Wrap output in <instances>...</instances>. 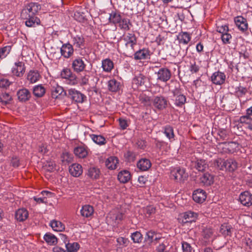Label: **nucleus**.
Segmentation results:
<instances>
[{
  "label": "nucleus",
  "mask_w": 252,
  "mask_h": 252,
  "mask_svg": "<svg viewBox=\"0 0 252 252\" xmlns=\"http://www.w3.org/2000/svg\"><path fill=\"white\" fill-rule=\"evenodd\" d=\"M41 9V5L38 2H30L25 4L21 12L22 19L25 20V25L30 28L36 27L41 25L38 17Z\"/></svg>",
  "instance_id": "f257e3e1"
},
{
  "label": "nucleus",
  "mask_w": 252,
  "mask_h": 252,
  "mask_svg": "<svg viewBox=\"0 0 252 252\" xmlns=\"http://www.w3.org/2000/svg\"><path fill=\"white\" fill-rule=\"evenodd\" d=\"M174 97V104L178 107H182L186 102V97L182 94L180 85L178 84V86L171 91Z\"/></svg>",
  "instance_id": "f03ea898"
},
{
  "label": "nucleus",
  "mask_w": 252,
  "mask_h": 252,
  "mask_svg": "<svg viewBox=\"0 0 252 252\" xmlns=\"http://www.w3.org/2000/svg\"><path fill=\"white\" fill-rule=\"evenodd\" d=\"M188 177V173L184 168L180 167L175 168L172 169L170 173V178L176 182H184Z\"/></svg>",
  "instance_id": "7ed1b4c3"
},
{
  "label": "nucleus",
  "mask_w": 252,
  "mask_h": 252,
  "mask_svg": "<svg viewBox=\"0 0 252 252\" xmlns=\"http://www.w3.org/2000/svg\"><path fill=\"white\" fill-rule=\"evenodd\" d=\"M152 102L154 107L158 110L165 109L169 103L167 99L162 95L155 96Z\"/></svg>",
  "instance_id": "20e7f679"
},
{
  "label": "nucleus",
  "mask_w": 252,
  "mask_h": 252,
  "mask_svg": "<svg viewBox=\"0 0 252 252\" xmlns=\"http://www.w3.org/2000/svg\"><path fill=\"white\" fill-rule=\"evenodd\" d=\"M26 70L25 63L18 61L15 63L14 65L11 68V73L13 76L18 77H22L24 74Z\"/></svg>",
  "instance_id": "39448f33"
},
{
  "label": "nucleus",
  "mask_w": 252,
  "mask_h": 252,
  "mask_svg": "<svg viewBox=\"0 0 252 252\" xmlns=\"http://www.w3.org/2000/svg\"><path fill=\"white\" fill-rule=\"evenodd\" d=\"M238 200L243 206L250 207L252 205V194L248 191H243L240 194Z\"/></svg>",
  "instance_id": "423d86ee"
},
{
  "label": "nucleus",
  "mask_w": 252,
  "mask_h": 252,
  "mask_svg": "<svg viewBox=\"0 0 252 252\" xmlns=\"http://www.w3.org/2000/svg\"><path fill=\"white\" fill-rule=\"evenodd\" d=\"M86 66L82 58L77 57L74 59L72 62L71 67L74 71L76 73H80L83 71Z\"/></svg>",
  "instance_id": "0eeeda50"
},
{
  "label": "nucleus",
  "mask_w": 252,
  "mask_h": 252,
  "mask_svg": "<svg viewBox=\"0 0 252 252\" xmlns=\"http://www.w3.org/2000/svg\"><path fill=\"white\" fill-rule=\"evenodd\" d=\"M219 162L222 163L220 170H223L225 169L229 172H233L237 168V163L233 159L229 158L226 160H219Z\"/></svg>",
  "instance_id": "6e6552de"
},
{
  "label": "nucleus",
  "mask_w": 252,
  "mask_h": 252,
  "mask_svg": "<svg viewBox=\"0 0 252 252\" xmlns=\"http://www.w3.org/2000/svg\"><path fill=\"white\" fill-rule=\"evenodd\" d=\"M68 96L77 103H82L86 98L84 94L73 89L68 90Z\"/></svg>",
  "instance_id": "1a4fd4ad"
},
{
  "label": "nucleus",
  "mask_w": 252,
  "mask_h": 252,
  "mask_svg": "<svg viewBox=\"0 0 252 252\" xmlns=\"http://www.w3.org/2000/svg\"><path fill=\"white\" fill-rule=\"evenodd\" d=\"M60 52L63 57L68 59L73 55L74 49L69 43H64L61 48Z\"/></svg>",
  "instance_id": "9d476101"
},
{
  "label": "nucleus",
  "mask_w": 252,
  "mask_h": 252,
  "mask_svg": "<svg viewBox=\"0 0 252 252\" xmlns=\"http://www.w3.org/2000/svg\"><path fill=\"white\" fill-rule=\"evenodd\" d=\"M225 74L219 71L214 72L211 77L212 83L219 85L223 84L225 82Z\"/></svg>",
  "instance_id": "9b49d317"
},
{
  "label": "nucleus",
  "mask_w": 252,
  "mask_h": 252,
  "mask_svg": "<svg viewBox=\"0 0 252 252\" xmlns=\"http://www.w3.org/2000/svg\"><path fill=\"white\" fill-rule=\"evenodd\" d=\"M158 79L166 82L171 77V71L167 68L162 67L159 69L157 73Z\"/></svg>",
  "instance_id": "f8f14e48"
},
{
  "label": "nucleus",
  "mask_w": 252,
  "mask_h": 252,
  "mask_svg": "<svg viewBox=\"0 0 252 252\" xmlns=\"http://www.w3.org/2000/svg\"><path fill=\"white\" fill-rule=\"evenodd\" d=\"M17 96L20 102H25L30 99L31 93L28 89L23 88L17 91Z\"/></svg>",
  "instance_id": "ddd939ff"
},
{
  "label": "nucleus",
  "mask_w": 252,
  "mask_h": 252,
  "mask_svg": "<svg viewBox=\"0 0 252 252\" xmlns=\"http://www.w3.org/2000/svg\"><path fill=\"white\" fill-rule=\"evenodd\" d=\"M222 149L223 152L227 153L233 154L239 149V144L235 142H222Z\"/></svg>",
  "instance_id": "4468645a"
},
{
  "label": "nucleus",
  "mask_w": 252,
  "mask_h": 252,
  "mask_svg": "<svg viewBox=\"0 0 252 252\" xmlns=\"http://www.w3.org/2000/svg\"><path fill=\"white\" fill-rule=\"evenodd\" d=\"M192 198L197 203H202L206 198V193L202 189H197L193 191Z\"/></svg>",
  "instance_id": "2eb2a0df"
},
{
  "label": "nucleus",
  "mask_w": 252,
  "mask_h": 252,
  "mask_svg": "<svg viewBox=\"0 0 252 252\" xmlns=\"http://www.w3.org/2000/svg\"><path fill=\"white\" fill-rule=\"evenodd\" d=\"M51 95L53 98H57L59 96L66 95V92L62 87L55 83L51 89Z\"/></svg>",
  "instance_id": "dca6fc26"
},
{
  "label": "nucleus",
  "mask_w": 252,
  "mask_h": 252,
  "mask_svg": "<svg viewBox=\"0 0 252 252\" xmlns=\"http://www.w3.org/2000/svg\"><path fill=\"white\" fill-rule=\"evenodd\" d=\"M133 55L136 60H144L150 58V52L149 49L143 48L136 51Z\"/></svg>",
  "instance_id": "f3484780"
},
{
  "label": "nucleus",
  "mask_w": 252,
  "mask_h": 252,
  "mask_svg": "<svg viewBox=\"0 0 252 252\" xmlns=\"http://www.w3.org/2000/svg\"><path fill=\"white\" fill-rule=\"evenodd\" d=\"M70 174L74 177H79L83 173L82 166L78 163H73L69 167Z\"/></svg>",
  "instance_id": "a211bd4d"
},
{
  "label": "nucleus",
  "mask_w": 252,
  "mask_h": 252,
  "mask_svg": "<svg viewBox=\"0 0 252 252\" xmlns=\"http://www.w3.org/2000/svg\"><path fill=\"white\" fill-rule=\"evenodd\" d=\"M29 216L28 211L25 208L18 209L15 214V218L19 222L26 220Z\"/></svg>",
  "instance_id": "6ab92c4d"
},
{
  "label": "nucleus",
  "mask_w": 252,
  "mask_h": 252,
  "mask_svg": "<svg viewBox=\"0 0 252 252\" xmlns=\"http://www.w3.org/2000/svg\"><path fill=\"white\" fill-rule=\"evenodd\" d=\"M146 80V76L140 73L137 75H135L132 79V87L133 88H138L139 86H142L144 85Z\"/></svg>",
  "instance_id": "aec40b11"
},
{
  "label": "nucleus",
  "mask_w": 252,
  "mask_h": 252,
  "mask_svg": "<svg viewBox=\"0 0 252 252\" xmlns=\"http://www.w3.org/2000/svg\"><path fill=\"white\" fill-rule=\"evenodd\" d=\"M94 213V209L93 206L90 205H85L82 206L81 210V215L84 217L88 218L92 217Z\"/></svg>",
  "instance_id": "412c9836"
},
{
  "label": "nucleus",
  "mask_w": 252,
  "mask_h": 252,
  "mask_svg": "<svg viewBox=\"0 0 252 252\" xmlns=\"http://www.w3.org/2000/svg\"><path fill=\"white\" fill-rule=\"evenodd\" d=\"M236 25L242 31H245L248 29L247 20L242 16H237L234 19Z\"/></svg>",
  "instance_id": "4be33fe9"
},
{
  "label": "nucleus",
  "mask_w": 252,
  "mask_h": 252,
  "mask_svg": "<svg viewBox=\"0 0 252 252\" xmlns=\"http://www.w3.org/2000/svg\"><path fill=\"white\" fill-rule=\"evenodd\" d=\"M152 165L151 161L147 158H141L137 163V167L141 171H147Z\"/></svg>",
  "instance_id": "5701e85b"
},
{
  "label": "nucleus",
  "mask_w": 252,
  "mask_h": 252,
  "mask_svg": "<svg viewBox=\"0 0 252 252\" xmlns=\"http://www.w3.org/2000/svg\"><path fill=\"white\" fill-rule=\"evenodd\" d=\"M131 44L126 43L123 48V54L126 57H132L134 53V47L137 44Z\"/></svg>",
  "instance_id": "b1692460"
},
{
  "label": "nucleus",
  "mask_w": 252,
  "mask_h": 252,
  "mask_svg": "<svg viewBox=\"0 0 252 252\" xmlns=\"http://www.w3.org/2000/svg\"><path fill=\"white\" fill-rule=\"evenodd\" d=\"M161 238L159 234L157 233L154 231H149L146 233L145 237V241L149 243H152L155 242H157Z\"/></svg>",
  "instance_id": "393cba45"
},
{
  "label": "nucleus",
  "mask_w": 252,
  "mask_h": 252,
  "mask_svg": "<svg viewBox=\"0 0 252 252\" xmlns=\"http://www.w3.org/2000/svg\"><path fill=\"white\" fill-rule=\"evenodd\" d=\"M197 214L194 212L189 211L183 214V223L192 222L195 221L197 218Z\"/></svg>",
  "instance_id": "a878e982"
},
{
  "label": "nucleus",
  "mask_w": 252,
  "mask_h": 252,
  "mask_svg": "<svg viewBox=\"0 0 252 252\" xmlns=\"http://www.w3.org/2000/svg\"><path fill=\"white\" fill-rule=\"evenodd\" d=\"M61 76L62 78L67 79L72 81V84H74L76 82V77L75 74L72 73L70 69H63L61 72Z\"/></svg>",
  "instance_id": "bb28decb"
},
{
  "label": "nucleus",
  "mask_w": 252,
  "mask_h": 252,
  "mask_svg": "<svg viewBox=\"0 0 252 252\" xmlns=\"http://www.w3.org/2000/svg\"><path fill=\"white\" fill-rule=\"evenodd\" d=\"M194 168L199 172H203L208 168V165L204 159H197L194 162Z\"/></svg>",
  "instance_id": "cd10ccee"
},
{
  "label": "nucleus",
  "mask_w": 252,
  "mask_h": 252,
  "mask_svg": "<svg viewBox=\"0 0 252 252\" xmlns=\"http://www.w3.org/2000/svg\"><path fill=\"white\" fill-rule=\"evenodd\" d=\"M32 93L35 97H41L45 94L46 89L41 84L37 85L33 87Z\"/></svg>",
  "instance_id": "c85d7f7f"
},
{
  "label": "nucleus",
  "mask_w": 252,
  "mask_h": 252,
  "mask_svg": "<svg viewBox=\"0 0 252 252\" xmlns=\"http://www.w3.org/2000/svg\"><path fill=\"white\" fill-rule=\"evenodd\" d=\"M74 153L79 158H85L88 155L87 148L84 146H78L74 148Z\"/></svg>",
  "instance_id": "c756f323"
},
{
  "label": "nucleus",
  "mask_w": 252,
  "mask_h": 252,
  "mask_svg": "<svg viewBox=\"0 0 252 252\" xmlns=\"http://www.w3.org/2000/svg\"><path fill=\"white\" fill-rule=\"evenodd\" d=\"M131 178L130 172L127 170H123L120 172L118 175V180L122 183L128 182Z\"/></svg>",
  "instance_id": "7c9ffc66"
},
{
  "label": "nucleus",
  "mask_w": 252,
  "mask_h": 252,
  "mask_svg": "<svg viewBox=\"0 0 252 252\" xmlns=\"http://www.w3.org/2000/svg\"><path fill=\"white\" fill-rule=\"evenodd\" d=\"M200 180L203 185L210 186L214 183V176L209 173H206L200 177Z\"/></svg>",
  "instance_id": "2f4dec72"
},
{
  "label": "nucleus",
  "mask_w": 252,
  "mask_h": 252,
  "mask_svg": "<svg viewBox=\"0 0 252 252\" xmlns=\"http://www.w3.org/2000/svg\"><path fill=\"white\" fill-rule=\"evenodd\" d=\"M121 18L122 17L119 11L115 10L112 11V12L110 13L108 20L110 23L116 25L120 22Z\"/></svg>",
  "instance_id": "473e14b6"
},
{
  "label": "nucleus",
  "mask_w": 252,
  "mask_h": 252,
  "mask_svg": "<svg viewBox=\"0 0 252 252\" xmlns=\"http://www.w3.org/2000/svg\"><path fill=\"white\" fill-rule=\"evenodd\" d=\"M73 43L75 47L83 48L85 46V40L82 35H76L73 37Z\"/></svg>",
  "instance_id": "72a5a7b5"
},
{
  "label": "nucleus",
  "mask_w": 252,
  "mask_h": 252,
  "mask_svg": "<svg viewBox=\"0 0 252 252\" xmlns=\"http://www.w3.org/2000/svg\"><path fill=\"white\" fill-rule=\"evenodd\" d=\"M50 226L53 230L55 231H62L65 229V226L62 222L57 220H52L50 222Z\"/></svg>",
  "instance_id": "f704fd0d"
},
{
  "label": "nucleus",
  "mask_w": 252,
  "mask_h": 252,
  "mask_svg": "<svg viewBox=\"0 0 252 252\" xmlns=\"http://www.w3.org/2000/svg\"><path fill=\"white\" fill-rule=\"evenodd\" d=\"M43 238L45 242L50 245H56L58 243L57 237L51 233H46Z\"/></svg>",
  "instance_id": "c9c22d12"
},
{
  "label": "nucleus",
  "mask_w": 252,
  "mask_h": 252,
  "mask_svg": "<svg viewBox=\"0 0 252 252\" xmlns=\"http://www.w3.org/2000/svg\"><path fill=\"white\" fill-rule=\"evenodd\" d=\"M119 163L118 159L116 157H111L106 161V166L110 169H115L117 167Z\"/></svg>",
  "instance_id": "e433bc0d"
},
{
  "label": "nucleus",
  "mask_w": 252,
  "mask_h": 252,
  "mask_svg": "<svg viewBox=\"0 0 252 252\" xmlns=\"http://www.w3.org/2000/svg\"><path fill=\"white\" fill-rule=\"evenodd\" d=\"M92 140L99 146L104 145L106 143V140L104 137L101 135L90 134Z\"/></svg>",
  "instance_id": "4c0bfd02"
},
{
  "label": "nucleus",
  "mask_w": 252,
  "mask_h": 252,
  "mask_svg": "<svg viewBox=\"0 0 252 252\" xmlns=\"http://www.w3.org/2000/svg\"><path fill=\"white\" fill-rule=\"evenodd\" d=\"M40 77V74L37 71L30 70L27 75V79L31 83H35L39 80Z\"/></svg>",
  "instance_id": "58836bf2"
},
{
  "label": "nucleus",
  "mask_w": 252,
  "mask_h": 252,
  "mask_svg": "<svg viewBox=\"0 0 252 252\" xmlns=\"http://www.w3.org/2000/svg\"><path fill=\"white\" fill-rule=\"evenodd\" d=\"M118 24L120 28L125 31H129L130 30L129 26H132L130 20L127 18H121Z\"/></svg>",
  "instance_id": "ea45409f"
},
{
  "label": "nucleus",
  "mask_w": 252,
  "mask_h": 252,
  "mask_svg": "<svg viewBox=\"0 0 252 252\" xmlns=\"http://www.w3.org/2000/svg\"><path fill=\"white\" fill-rule=\"evenodd\" d=\"M120 83L115 79H112L108 82V90L112 92H116L120 89Z\"/></svg>",
  "instance_id": "a19ab883"
},
{
  "label": "nucleus",
  "mask_w": 252,
  "mask_h": 252,
  "mask_svg": "<svg viewBox=\"0 0 252 252\" xmlns=\"http://www.w3.org/2000/svg\"><path fill=\"white\" fill-rule=\"evenodd\" d=\"M164 133L165 134L166 136L170 140V141H173L174 140V130L172 126L167 125L164 127Z\"/></svg>",
  "instance_id": "79ce46f5"
},
{
  "label": "nucleus",
  "mask_w": 252,
  "mask_h": 252,
  "mask_svg": "<svg viewBox=\"0 0 252 252\" xmlns=\"http://www.w3.org/2000/svg\"><path fill=\"white\" fill-rule=\"evenodd\" d=\"M113 66V63L109 59H106L102 61V67L104 71L110 72Z\"/></svg>",
  "instance_id": "37998d69"
},
{
  "label": "nucleus",
  "mask_w": 252,
  "mask_h": 252,
  "mask_svg": "<svg viewBox=\"0 0 252 252\" xmlns=\"http://www.w3.org/2000/svg\"><path fill=\"white\" fill-rule=\"evenodd\" d=\"M190 36L187 32L181 33L178 37L179 43L184 44H187L190 40Z\"/></svg>",
  "instance_id": "c03bdc74"
},
{
  "label": "nucleus",
  "mask_w": 252,
  "mask_h": 252,
  "mask_svg": "<svg viewBox=\"0 0 252 252\" xmlns=\"http://www.w3.org/2000/svg\"><path fill=\"white\" fill-rule=\"evenodd\" d=\"M12 98L8 93H4L0 95V102L3 105H6L10 103Z\"/></svg>",
  "instance_id": "a18cd8bd"
},
{
  "label": "nucleus",
  "mask_w": 252,
  "mask_h": 252,
  "mask_svg": "<svg viewBox=\"0 0 252 252\" xmlns=\"http://www.w3.org/2000/svg\"><path fill=\"white\" fill-rule=\"evenodd\" d=\"M137 154L133 151L127 150L124 154V158L126 161L133 162L136 159Z\"/></svg>",
  "instance_id": "49530a36"
},
{
  "label": "nucleus",
  "mask_w": 252,
  "mask_h": 252,
  "mask_svg": "<svg viewBox=\"0 0 252 252\" xmlns=\"http://www.w3.org/2000/svg\"><path fill=\"white\" fill-rule=\"evenodd\" d=\"M248 92V89L241 85L236 87L235 89V95L238 97L244 96Z\"/></svg>",
  "instance_id": "de8ad7c7"
},
{
  "label": "nucleus",
  "mask_w": 252,
  "mask_h": 252,
  "mask_svg": "<svg viewBox=\"0 0 252 252\" xmlns=\"http://www.w3.org/2000/svg\"><path fill=\"white\" fill-rule=\"evenodd\" d=\"M65 247L66 248V252H76L79 250L80 246L76 242H68L66 244Z\"/></svg>",
  "instance_id": "09e8293b"
},
{
  "label": "nucleus",
  "mask_w": 252,
  "mask_h": 252,
  "mask_svg": "<svg viewBox=\"0 0 252 252\" xmlns=\"http://www.w3.org/2000/svg\"><path fill=\"white\" fill-rule=\"evenodd\" d=\"M100 171L94 167H90L88 171V175L92 179H96L99 177Z\"/></svg>",
  "instance_id": "8fccbe9b"
},
{
  "label": "nucleus",
  "mask_w": 252,
  "mask_h": 252,
  "mask_svg": "<svg viewBox=\"0 0 252 252\" xmlns=\"http://www.w3.org/2000/svg\"><path fill=\"white\" fill-rule=\"evenodd\" d=\"M11 45H6L0 48V60L3 59L9 54L11 50Z\"/></svg>",
  "instance_id": "3c124183"
},
{
  "label": "nucleus",
  "mask_w": 252,
  "mask_h": 252,
  "mask_svg": "<svg viewBox=\"0 0 252 252\" xmlns=\"http://www.w3.org/2000/svg\"><path fill=\"white\" fill-rule=\"evenodd\" d=\"M110 218L112 219L115 223H119L120 221L123 220L124 214L122 213L118 212L117 213L109 214Z\"/></svg>",
  "instance_id": "603ef678"
},
{
  "label": "nucleus",
  "mask_w": 252,
  "mask_h": 252,
  "mask_svg": "<svg viewBox=\"0 0 252 252\" xmlns=\"http://www.w3.org/2000/svg\"><path fill=\"white\" fill-rule=\"evenodd\" d=\"M124 40L126 43L137 44V38L135 34L133 33H127L126 35L124 37Z\"/></svg>",
  "instance_id": "864d4df0"
},
{
  "label": "nucleus",
  "mask_w": 252,
  "mask_h": 252,
  "mask_svg": "<svg viewBox=\"0 0 252 252\" xmlns=\"http://www.w3.org/2000/svg\"><path fill=\"white\" fill-rule=\"evenodd\" d=\"M131 237L134 243H139L142 242L143 239L142 235L138 231H136L132 233Z\"/></svg>",
  "instance_id": "5fc2aeb1"
},
{
  "label": "nucleus",
  "mask_w": 252,
  "mask_h": 252,
  "mask_svg": "<svg viewBox=\"0 0 252 252\" xmlns=\"http://www.w3.org/2000/svg\"><path fill=\"white\" fill-rule=\"evenodd\" d=\"M143 213L146 217H150L156 212V208L152 206H147L143 209Z\"/></svg>",
  "instance_id": "6e6d98bb"
},
{
  "label": "nucleus",
  "mask_w": 252,
  "mask_h": 252,
  "mask_svg": "<svg viewBox=\"0 0 252 252\" xmlns=\"http://www.w3.org/2000/svg\"><path fill=\"white\" fill-rule=\"evenodd\" d=\"M61 158H62V161L63 162H66L67 163H70L73 161L72 155L68 152L63 153Z\"/></svg>",
  "instance_id": "4d7b16f0"
},
{
  "label": "nucleus",
  "mask_w": 252,
  "mask_h": 252,
  "mask_svg": "<svg viewBox=\"0 0 252 252\" xmlns=\"http://www.w3.org/2000/svg\"><path fill=\"white\" fill-rule=\"evenodd\" d=\"M141 103L144 105H149L150 104V98L145 94H141L139 96Z\"/></svg>",
  "instance_id": "13d9d810"
},
{
  "label": "nucleus",
  "mask_w": 252,
  "mask_h": 252,
  "mask_svg": "<svg viewBox=\"0 0 252 252\" xmlns=\"http://www.w3.org/2000/svg\"><path fill=\"white\" fill-rule=\"evenodd\" d=\"M182 248L183 252H192L194 250L191 245L187 242H182Z\"/></svg>",
  "instance_id": "bf43d9fd"
},
{
  "label": "nucleus",
  "mask_w": 252,
  "mask_h": 252,
  "mask_svg": "<svg viewBox=\"0 0 252 252\" xmlns=\"http://www.w3.org/2000/svg\"><path fill=\"white\" fill-rule=\"evenodd\" d=\"M252 115H248L246 113V115L241 116L240 118V123L242 124H250L252 122V119L250 117Z\"/></svg>",
  "instance_id": "052dcab7"
},
{
  "label": "nucleus",
  "mask_w": 252,
  "mask_h": 252,
  "mask_svg": "<svg viewBox=\"0 0 252 252\" xmlns=\"http://www.w3.org/2000/svg\"><path fill=\"white\" fill-rule=\"evenodd\" d=\"M189 69L192 73H196L199 71L200 67L197 64L195 61H193L192 63H190Z\"/></svg>",
  "instance_id": "680f3d73"
},
{
  "label": "nucleus",
  "mask_w": 252,
  "mask_h": 252,
  "mask_svg": "<svg viewBox=\"0 0 252 252\" xmlns=\"http://www.w3.org/2000/svg\"><path fill=\"white\" fill-rule=\"evenodd\" d=\"M232 38L230 34L228 33L227 32L221 34V38L223 44H227L230 43V39Z\"/></svg>",
  "instance_id": "e2e57ef3"
},
{
  "label": "nucleus",
  "mask_w": 252,
  "mask_h": 252,
  "mask_svg": "<svg viewBox=\"0 0 252 252\" xmlns=\"http://www.w3.org/2000/svg\"><path fill=\"white\" fill-rule=\"evenodd\" d=\"M231 228L229 226H222V227L220 229V232L224 236H231Z\"/></svg>",
  "instance_id": "0e129e2a"
},
{
  "label": "nucleus",
  "mask_w": 252,
  "mask_h": 252,
  "mask_svg": "<svg viewBox=\"0 0 252 252\" xmlns=\"http://www.w3.org/2000/svg\"><path fill=\"white\" fill-rule=\"evenodd\" d=\"M228 27L226 25H221L220 26H218L217 27V31L221 33V34L228 32Z\"/></svg>",
  "instance_id": "69168bd1"
},
{
  "label": "nucleus",
  "mask_w": 252,
  "mask_h": 252,
  "mask_svg": "<svg viewBox=\"0 0 252 252\" xmlns=\"http://www.w3.org/2000/svg\"><path fill=\"white\" fill-rule=\"evenodd\" d=\"M213 234V231L210 228H206L203 230V236L206 239L209 238Z\"/></svg>",
  "instance_id": "338daca9"
},
{
  "label": "nucleus",
  "mask_w": 252,
  "mask_h": 252,
  "mask_svg": "<svg viewBox=\"0 0 252 252\" xmlns=\"http://www.w3.org/2000/svg\"><path fill=\"white\" fill-rule=\"evenodd\" d=\"M120 245L126 247L128 245L129 241L128 239L124 237H119L117 240Z\"/></svg>",
  "instance_id": "774afa93"
}]
</instances>
